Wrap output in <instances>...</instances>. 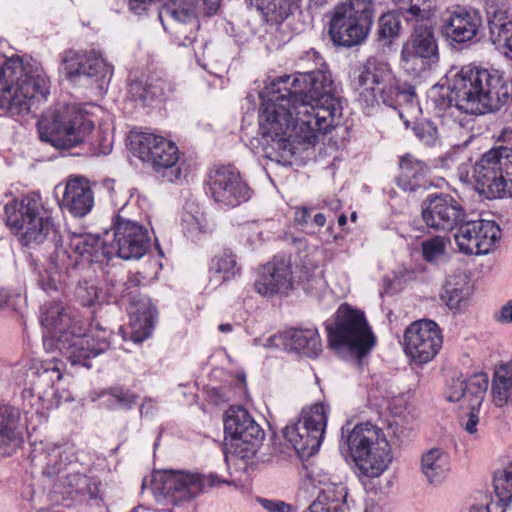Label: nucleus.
Here are the masks:
<instances>
[{
	"mask_svg": "<svg viewBox=\"0 0 512 512\" xmlns=\"http://www.w3.org/2000/svg\"><path fill=\"white\" fill-rule=\"evenodd\" d=\"M184 235L192 242H197L201 236L210 232L206 216L200 207L194 203H186L181 218Z\"/></svg>",
	"mask_w": 512,
	"mask_h": 512,
	"instance_id": "obj_41",
	"label": "nucleus"
},
{
	"mask_svg": "<svg viewBox=\"0 0 512 512\" xmlns=\"http://www.w3.org/2000/svg\"><path fill=\"white\" fill-rule=\"evenodd\" d=\"M450 457L440 448H431L421 457L420 469L425 479L433 485L442 483L450 472Z\"/></svg>",
	"mask_w": 512,
	"mask_h": 512,
	"instance_id": "obj_36",
	"label": "nucleus"
},
{
	"mask_svg": "<svg viewBox=\"0 0 512 512\" xmlns=\"http://www.w3.org/2000/svg\"><path fill=\"white\" fill-rule=\"evenodd\" d=\"M255 291L265 297L287 296L293 289V272L290 258L275 256L263 265L254 282Z\"/></svg>",
	"mask_w": 512,
	"mask_h": 512,
	"instance_id": "obj_27",
	"label": "nucleus"
},
{
	"mask_svg": "<svg viewBox=\"0 0 512 512\" xmlns=\"http://www.w3.org/2000/svg\"><path fill=\"white\" fill-rule=\"evenodd\" d=\"M209 194L223 208H234L250 200L253 190L233 165L218 167L210 176Z\"/></svg>",
	"mask_w": 512,
	"mask_h": 512,
	"instance_id": "obj_21",
	"label": "nucleus"
},
{
	"mask_svg": "<svg viewBox=\"0 0 512 512\" xmlns=\"http://www.w3.org/2000/svg\"><path fill=\"white\" fill-rule=\"evenodd\" d=\"M310 212L311 210L307 207H300L295 212V222L299 225H305L308 223V220L310 218Z\"/></svg>",
	"mask_w": 512,
	"mask_h": 512,
	"instance_id": "obj_62",
	"label": "nucleus"
},
{
	"mask_svg": "<svg viewBox=\"0 0 512 512\" xmlns=\"http://www.w3.org/2000/svg\"><path fill=\"white\" fill-rule=\"evenodd\" d=\"M481 66L470 63L448 72V85H434L428 92V98L437 113L455 108L461 112L475 115L478 83Z\"/></svg>",
	"mask_w": 512,
	"mask_h": 512,
	"instance_id": "obj_9",
	"label": "nucleus"
},
{
	"mask_svg": "<svg viewBox=\"0 0 512 512\" xmlns=\"http://www.w3.org/2000/svg\"><path fill=\"white\" fill-rule=\"evenodd\" d=\"M328 341L334 350L347 349L363 356L374 346L375 338L365 314L347 304L339 306L333 324H327Z\"/></svg>",
	"mask_w": 512,
	"mask_h": 512,
	"instance_id": "obj_12",
	"label": "nucleus"
},
{
	"mask_svg": "<svg viewBox=\"0 0 512 512\" xmlns=\"http://www.w3.org/2000/svg\"><path fill=\"white\" fill-rule=\"evenodd\" d=\"M60 271L52 270L49 266L38 274V285L46 293H51L58 290V285L61 280Z\"/></svg>",
	"mask_w": 512,
	"mask_h": 512,
	"instance_id": "obj_54",
	"label": "nucleus"
},
{
	"mask_svg": "<svg viewBox=\"0 0 512 512\" xmlns=\"http://www.w3.org/2000/svg\"><path fill=\"white\" fill-rule=\"evenodd\" d=\"M102 398H106V402L110 408L131 409L138 399V396L120 386H114L101 394Z\"/></svg>",
	"mask_w": 512,
	"mask_h": 512,
	"instance_id": "obj_48",
	"label": "nucleus"
},
{
	"mask_svg": "<svg viewBox=\"0 0 512 512\" xmlns=\"http://www.w3.org/2000/svg\"><path fill=\"white\" fill-rule=\"evenodd\" d=\"M473 294L470 279L464 273L449 275L443 287L441 300L453 312H458L467 306Z\"/></svg>",
	"mask_w": 512,
	"mask_h": 512,
	"instance_id": "obj_35",
	"label": "nucleus"
},
{
	"mask_svg": "<svg viewBox=\"0 0 512 512\" xmlns=\"http://www.w3.org/2000/svg\"><path fill=\"white\" fill-rule=\"evenodd\" d=\"M401 18L408 24H431L435 9L428 0H410L409 4H403L398 8Z\"/></svg>",
	"mask_w": 512,
	"mask_h": 512,
	"instance_id": "obj_45",
	"label": "nucleus"
},
{
	"mask_svg": "<svg viewBox=\"0 0 512 512\" xmlns=\"http://www.w3.org/2000/svg\"><path fill=\"white\" fill-rule=\"evenodd\" d=\"M61 69L65 77L73 83L82 79L95 82L100 89L106 87L113 75L114 67L100 51L66 50L61 56Z\"/></svg>",
	"mask_w": 512,
	"mask_h": 512,
	"instance_id": "obj_20",
	"label": "nucleus"
},
{
	"mask_svg": "<svg viewBox=\"0 0 512 512\" xmlns=\"http://www.w3.org/2000/svg\"><path fill=\"white\" fill-rule=\"evenodd\" d=\"M307 479L310 484L319 489L318 495L327 491L339 490L342 488L347 491V488L341 482H337L326 470L318 466H312L307 471Z\"/></svg>",
	"mask_w": 512,
	"mask_h": 512,
	"instance_id": "obj_47",
	"label": "nucleus"
},
{
	"mask_svg": "<svg viewBox=\"0 0 512 512\" xmlns=\"http://www.w3.org/2000/svg\"><path fill=\"white\" fill-rule=\"evenodd\" d=\"M129 145L134 156L149 164L167 181L180 179L179 150L174 142L153 133L133 130L129 134Z\"/></svg>",
	"mask_w": 512,
	"mask_h": 512,
	"instance_id": "obj_13",
	"label": "nucleus"
},
{
	"mask_svg": "<svg viewBox=\"0 0 512 512\" xmlns=\"http://www.w3.org/2000/svg\"><path fill=\"white\" fill-rule=\"evenodd\" d=\"M475 115L499 110L509 98V86L503 72L493 68H480Z\"/></svg>",
	"mask_w": 512,
	"mask_h": 512,
	"instance_id": "obj_28",
	"label": "nucleus"
},
{
	"mask_svg": "<svg viewBox=\"0 0 512 512\" xmlns=\"http://www.w3.org/2000/svg\"><path fill=\"white\" fill-rule=\"evenodd\" d=\"M50 81L36 63L19 57L5 60L0 68V109L10 117L28 114L35 101L46 100Z\"/></svg>",
	"mask_w": 512,
	"mask_h": 512,
	"instance_id": "obj_4",
	"label": "nucleus"
},
{
	"mask_svg": "<svg viewBox=\"0 0 512 512\" xmlns=\"http://www.w3.org/2000/svg\"><path fill=\"white\" fill-rule=\"evenodd\" d=\"M390 65L385 60L369 57L354 71L351 86L366 114H371L381 103L394 107L402 102L413 103L416 92L413 86L400 88L394 84Z\"/></svg>",
	"mask_w": 512,
	"mask_h": 512,
	"instance_id": "obj_5",
	"label": "nucleus"
},
{
	"mask_svg": "<svg viewBox=\"0 0 512 512\" xmlns=\"http://www.w3.org/2000/svg\"><path fill=\"white\" fill-rule=\"evenodd\" d=\"M93 205V192L83 178L71 179L67 182L61 200L62 208L75 217H84L92 210Z\"/></svg>",
	"mask_w": 512,
	"mask_h": 512,
	"instance_id": "obj_34",
	"label": "nucleus"
},
{
	"mask_svg": "<svg viewBox=\"0 0 512 512\" xmlns=\"http://www.w3.org/2000/svg\"><path fill=\"white\" fill-rule=\"evenodd\" d=\"M400 18L398 11H389L379 17L376 30V42L379 47L390 48L399 37L402 28Z\"/></svg>",
	"mask_w": 512,
	"mask_h": 512,
	"instance_id": "obj_42",
	"label": "nucleus"
},
{
	"mask_svg": "<svg viewBox=\"0 0 512 512\" xmlns=\"http://www.w3.org/2000/svg\"><path fill=\"white\" fill-rule=\"evenodd\" d=\"M493 486L501 502H512V462L495 474Z\"/></svg>",
	"mask_w": 512,
	"mask_h": 512,
	"instance_id": "obj_49",
	"label": "nucleus"
},
{
	"mask_svg": "<svg viewBox=\"0 0 512 512\" xmlns=\"http://www.w3.org/2000/svg\"><path fill=\"white\" fill-rule=\"evenodd\" d=\"M170 89V84L166 80L152 75L145 81H133L130 84L129 93L135 100L147 105L151 101L162 100Z\"/></svg>",
	"mask_w": 512,
	"mask_h": 512,
	"instance_id": "obj_40",
	"label": "nucleus"
},
{
	"mask_svg": "<svg viewBox=\"0 0 512 512\" xmlns=\"http://www.w3.org/2000/svg\"><path fill=\"white\" fill-rule=\"evenodd\" d=\"M22 419L19 408L4 404L0 406V456L10 455L23 441L28 431L27 416Z\"/></svg>",
	"mask_w": 512,
	"mask_h": 512,
	"instance_id": "obj_29",
	"label": "nucleus"
},
{
	"mask_svg": "<svg viewBox=\"0 0 512 512\" xmlns=\"http://www.w3.org/2000/svg\"><path fill=\"white\" fill-rule=\"evenodd\" d=\"M286 347L309 358H316L322 351V343L315 327L294 328L286 333Z\"/></svg>",
	"mask_w": 512,
	"mask_h": 512,
	"instance_id": "obj_37",
	"label": "nucleus"
},
{
	"mask_svg": "<svg viewBox=\"0 0 512 512\" xmlns=\"http://www.w3.org/2000/svg\"><path fill=\"white\" fill-rule=\"evenodd\" d=\"M500 228L490 220H465L455 234L459 250L467 255L487 254L500 238Z\"/></svg>",
	"mask_w": 512,
	"mask_h": 512,
	"instance_id": "obj_24",
	"label": "nucleus"
},
{
	"mask_svg": "<svg viewBox=\"0 0 512 512\" xmlns=\"http://www.w3.org/2000/svg\"><path fill=\"white\" fill-rule=\"evenodd\" d=\"M347 452L358 474L375 478L382 475L393 460L391 446L383 430L371 422L357 424L352 430L341 429Z\"/></svg>",
	"mask_w": 512,
	"mask_h": 512,
	"instance_id": "obj_7",
	"label": "nucleus"
},
{
	"mask_svg": "<svg viewBox=\"0 0 512 512\" xmlns=\"http://www.w3.org/2000/svg\"><path fill=\"white\" fill-rule=\"evenodd\" d=\"M60 271L52 270L49 266L38 274V285L46 293H51L58 290V285L61 280Z\"/></svg>",
	"mask_w": 512,
	"mask_h": 512,
	"instance_id": "obj_53",
	"label": "nucleus"
},
{
	"mask_svg": "<svg viewBox=\"0 0 512 512\" xmlns=\"http://www.w3.org/2000/svg\"><path fill=\"white\" fill-rule=\"evenodd\" d=\"M438 60V42L432 24L415 25L401 48L402 69L413 77H421Z\"/></svg>",
	"mask_w": 512,
	"mask_h": 512,
	"instance_id": "obj_19",
	"label": "nucleus"
},
{
	"mask_svg": "<svg viewBox=\"0 0 512 512\" xmlns=\"http://www.w3.org/2000/svg\"><path fill=\"white\" fill-rule=\"evenodd\" d=\"M348 492L342 488L317 495L316 499L304 512H347Z\"/></svg>",
	"mask_w": 512,
	"mask_h": 512,
	"instance_id": "obj_44",
	"label": "nucleus"
},
{
	"mask_svg": "<svg viewBox=\"0 0 512 512\" xmlns=\"http://www.w3.org/2000/svg\"><path fill=\"white\" fill-rule=\"evenodd\" d=\"M495 318L500 323H512V299L501 307Z\"/></svg>",
	"mask_w": 512,
	"mask_h": 512,
	"instance_id": "obj_60",
	"label": "nucleus"
},
{
	"mask_svg": "<svg viewBox=\"0 0 512 512\" xmlns=\"http://www.w3.org/2000/svg\"><path fill=\"white\" fill-rule=\"evenodd\" d=\"M447 241L443 236H434L422 242V256L429 263H438L445 255Z\"/></svg>",
	"mask_w": 512,
	"mask_h": 512,
	"instance_id": "obj_50",
	"label": "nucleus"
},
{
	"mask_svg": "<svg viewBox=\"0 0 512 512\" xmlns=\"http://www.w3.org/2000/svg\"><path fill=\"white\" fill-rule=\"evenodd\" d=\"M221 0H169L159 11L164 30L179 47L192 46L200 27L198 14L210 16L217 12Z\"/></svg>",
	"mask_w": 512,
	"mask_h": 512,
	"instance_id": "obj_10",
	"label": "nucleus"
},
{
	"mask_svg": "<svg viewBox=\"0 0 512 512\" xmlns=\"http://www.w3.org/2000/svg\"><path fill=\"white\" fill-rule=\"evenodd\" d=\"M482 24L483 18L478 9L456 5L447 11L443 30L450 44L464 45L475 41Z\"/></svg>",
	"mask_w": 512,
	"mask_h": 512,
	"instance_id": "obj_26",
	"label": "nucleus"
},
{
	"mask_svg": "<svg viewBox=\"0 0 512 512\" xmlns=\"http://www.w3.org/2000/svg\"><path fill=\"white\" fill-rule=\"evenodd\" d=\"M491 393L496 407H512V385L492 384Z\"/></svg>",
	"mask_w": 512,
	"mask_h": 512,
	"instance_id": "obj_55",
	"label": "nucleus"
},
{
	"mask_svg": "<svg viewBox=\"0 0 512 512\" xmlns=\"http://www.w3.org/2000/svg\"><path fill=\"white\" fill-rule=\"evenodd\" d=\"M413 132L417 139L427 147L440 145L438 129L432 121L422 120L415 123Z\"/></svg>",
	"mask_w": 512,
	"mask_h": 512,
	"instance_id": "obj_51",
	"label": "nucleus"
},
{
	"mask_svg": "<svg viewBox=\"0 0 512 512\" xmlns=\"http://www.w3.org/2000/svg\"><path fill=\"white\" fill-rule=\"evenodd\" d=\"M130 316V339L134 343H142L151 337L155 328L157 312L148 299H140L137 302L131 301L129 309Z\"/></svg>",
	"mask_w": 512,
	"mask_h": 512,
	"instance_id": "obj_33",
	"label": "nucleus"
},
{
	"mask_svg": "<svg viewBox=\"0 0 512 512\" xmlns=\"http://www.w3.org/2000/svg\"><path fill=\"white\" fill-rule=\"evenodd\" d=\"M37 127L43 142L58 149H69L86 142L94 123L81 108L66 105L43 116Z\"/></svg>",
	"mask_w": 512,
	"mask_h": 512,
	"instance_id": "obj_8",
	"label": "nucleus"
},
{
	"mask_svg": "<svg viewBox=\"0 0 512 512\" xmlns=\"http://www.w3.org/2000/svg\"><path fill=\"white\" fill-rule=\"evenodd\" d=\"M108 241V230L104 232L103 238L98 234L72 232L68 235L67 246L74 256H78L76 257L78 264L80 261L101 263L111 259L110 253H107L109 252Z\"/></svg>",
	"mask_w": 512,
	"mask_h": 512,
	"instance_id": "obj_31",
	"label": "nucleus"
},
{
	"mask_svg": "<svg viewBox=\"0 0 512 512\" xmlns=\"http://www.w3.org/2000/svg\"><path fill=\"white\" fill-rule=\"evenodd\" d=\"M156 408L155 402L151 398H147L143 401L140 407V414L142 416H151Z\"/></svg>",
	"mask_w": 512,
	"mask_h": 512,
	"instance_id": "obj_63",
	"label": "nucleus"
},
{
	"mask_svg": "<svg viewBox=\"0 0 512 512\" xmlns=\"http://www.w3.org/2000/svg\"><path fill=\"white\" fill-rule=\"evenodd\" d=\"M54 489L56 492L68 496L74 493L79 495H91L93 493L90 479L79 471L76 461L57 478Z\"/></svg>",
	"mask_w": 512,
	"mask_h": 512,
	"instance_id": "obj_39",
	"label": "nucleus"
},
{
	"mask_svg": "<svg viewBox=\"0 0 512 512\" xmlns=\"http://www.w3.org/2000/svg\"><path fill=\"white\" fill-rule=\"evenodd\" d=\"M256 502L265 512H295L294 507L283 500L257 497Z\"/></svg>",
	"mask_w": 512,
	"mask_h": 512,
	"instance_id": "obj_57",
	"label": "nucleus"
},
{
	"mask_svg": "<svg viewBox=\"0 0 512 512\" xmlns=\"http://www.w3.org/2000/svg\"><path fill=\"white\" fill-rule=\"evenodd\" d=\"M131 285H129L126 277L121 276L119 278V285L116 286V297H126L133 293Z\"/></svg>",
	"mask_w": 512,
	"mask_h": 512,
	"instance_id": "obj_61",
	"label": "nucleus"
},
{
	"mask_svg": "<svg viewBox=\"0 0 512 512\" xmlns=\"http://www.w3.org/2000/svg\"><path fill=\"white\" fill-rule=\"evenodd\" d=\"M101 290L93 281L79 282L75 295L82 306L92 307L99 302Z\"/></svg>",
	"mask_w": 512,
	"mask_h": 512,
	"instance_id": "obj_52",
	"label": "nucleus"
},
{
	"mask_svg": "<svg viewBox=\"0 0 512 512\" xmlns=\"http://www.w3.org/2000/svg\"><path fill=\"white\" fill-rule=\"evenodd\" d=\"M457 177L487 199L512 197V150L491 149L475 163L468 159L458 165Z\"/></svg>",
	"mask_w": 512,
	"mask_h": 512,
	"instance_id": "obj_6",
	"label": "nucleus"
},
{
	"mask_svg": "<svg viewBox=\"0 0 512 512\" xmlns=\"http://www.w3.org/2000/svg\"><path fill=\"white\" fill-rule=\"evenodd\" d=\"M445 397L449 402L462 401V405H466L464 380L460 378L452 379L446 389Z\"/></svg>",
	"mask_w": 512,
	"mask_h": 512,
	"instance_id": "obj_56",
	"label": "nucleus"
},
{
	"mask_svg": "<svg viewBox=\"0 0 512 512\" xmlns=\"http://www.w3.org/2000/svg\"><path fill=\"white\" fill-rule=\"evenodd\" d=\"M399 175L396 178L397 185L404 191L414 192L419 189H427L431 186L428 179L429 166L411 154H405L399 162Z\"/></svg>",
	"mask_w": 512,
	"mask_h": 512,
	"instance_id": "obj_32",
	"label": "nucleus"
},
{
	"mask_svg": "<svg viewBox=\"0 0 512 512\" xmlns=\"http://www.w3.org/2000/svg\"><path fill=\"white\" fill-rule=\"evenodd\" d=\"M126 279L128 280L132 289H136L141 284L142 276L139 273L130 274L126 276Z\"/></svg>",
	"mask_w": 512,
	"mask_h": 512,
	"instance_id": "obj_64",
	"label": "nucleus"
},
{
	"mask_svg": "<svg viewBox=\"0 0 512 512\" xmlns=\"http://www.w3.org/2000/svg\"><path fill=\"white\" fill-rule=\"evenodd\" d=\"M125 203L112 220L109 232L108 248L110 258L134 260L143 257L150 247L148 229L134 219L124 215Z\"/></svg>",
	"mask_w": 512,
	"mask_h": 512,
	"instance_id": "obj_18",
	"label": "nucleus"
},
{
	"mask_svg": "<svg viewBox=\"0 0 512 512\" xmlns=\"http://www.w3.org/2000/svg\"><path fill=\"white\" fill-rule=\"evenodd\" d=\"M492 384L512 385V363L505 362L498 365L494 371Z\"/></svg>",
	"mask_w": 512,
	"mask_h": 512,
	"instance_id": "obj_58",
	"label": "nucleus"
},
{
	"mask_svg": "<svg viewBox=\"0 0 512 512\" xmlns=\"http://www.w3.org/2000/svg\"><path fill=\"white\" fill-rule=\"evenodd\" d=\"M403 349L419 364L431 361L442 346V334L436 322L422 319L411 323L404 332Z\"/></svg>",
	"mask_w": 512,
	"mask_h": 512,
	"instance_id": "obj_22",
	"label": "nucleus"
},
{
	"mask_svg": "<svg viewBox=\"0 0 512 512\" xmlns=\"http://www.w3.org/2000/svg\"><path fill=\"white\" fill-rule=\"evenodd\" d=\"M40 323L46 329L44 347L55 346L72 366L91 368L90 359L110 348L111 332L95 323L91 324L88 333H82L78 322L59 302H48L42 306Z\"/></svg>",
	"mask_w": 512,
	"mask_h": 512,
	"instance_id": "obj_3",
	"label": "nucleus"
},
{
	"mask_svg": "<svg viewBox=\"0 0 512 512\" xmlns=\"http://www.w3.org/2000/svg\"><path fill=\"white\" fill-rule=\"evenodd\" d=\"M328 412L327 405L315 403L304 408L300 418L284 428L285 439L300 458H309L319 451L327 426Z\"/></svg>",
	"mask_w": 512,
	"mask_h": 512,
	"instance_id": "obj_16",
	"label": "nucleus"
},
{
	"mask_svg": "<svg viewBox=\"0 0 512 512\" xmlns=\"http://www.w3.org/2000/svg\"><path fill=\"white\" fill-rule=\"evenodd\" d=\"M490 42L512 60V11L506 0H483Z\"/></svg>",
	"mask_w": 512,
	"mask_h": 512,
	"instance_id": "obj_25",
	"label": "nucleus"
},
{
	"mask_svg": "<svg viewBox=\"0 0 512 512\" xmlns=\"http://www.w3.org/2000/svg\"><path fill=\"white\" fill-rule=\"evenodd\" d=\"M211 280L216 278L218 282H225L240 273L235 255L230 250H223L215 255L209 266Z\"/></svg>",
	"mask_w": 512,
	"mask_h": 512,
	"instance_id": "obj_43",
	"label": "nucleus"
},
{
	"mask_svg": "<svg viewBox=\"0 0 512 512\" xmlns=\"http://www.w3.org/2000/svg\"><path fill=\"white\" fill-rule=\"evenodd\" d=\"M260 97V144L265 157L283 165L295 153L294 137L313 144L318 133H328L342 117L341 99L323 70L280 77Z\"/></svg>",
	"mask_w": 512,
	"mask_h": 512,
	"instance_id": "obj_1",
	"label": "nucleus"
},
{
	"mask_svg": "<svg viewBox=\"0 0 512 512\" xmlns=\"http://www.w3.org/2000/svg\"><path fill=\"white\" fill-rule=\"evenodd\" d=\"M267 23H281L299 8L301 0H245Z\"/></svg>",
	"mask_w": 512,
	"mask_h": 512,
	"instance_id": "obj_38",
	"label": "nucleus"
},
{
	"mask_svg": "<svg viewBox=\"0 0 512 512\" xmlns=\"http://www.w3.org/2000/svg\"><path fill=\"white\" fill-rule=\"evenodd\" d=\"M231 482L215 473L199 474L182 470L157 471L152 475L151 488L156 497L179 503L197 497L207 487Z\"/></svg>",
	"mask_w": 512,
	"mask_h": 512,
	"instance_id": "obj_14",
	"label": "nucleus"
},
{
	"mask_svg": "<svg viewBox=\"0 0 512 512\" xmlns=\"http://www.w3.org/2000/svg\"><path fill=\"white\" fill-rule=\"evenodd\" d=\"M22 370L23 377H17V380L26 386L31 396L37 397L41 407L46 410L57 408L62 399L56 387L63 378L60 362L55 359H30L17 372L21 373Z\"/></svg>",
	"mask_w": 512,
	"mask_h": 512,
	"instance_id": "obj_17",
	"label": "nucleus"
},
{
	"mask_svg": "<svg viewBox=\"0 0 512 512\" xmlns=\"http://www.w3.org/2000/svg\"><path fill=\"white\" fill-rule=\"evenodd\" d=\"M464 383L466 406L469 409H480L488 389V375L483 372L475 373L464 379Z\"/></svg>",
	"mask_w": 512,
	"mask_h": 512,
	"instance_id": "obj_46",
	"label": "nucleus"
},
{
	"mask_svg": "<svg viewBox=\"0 0 512 512\" xmlns=\"http://www.w3.org/2000/svg\"><path fill=\"white\" fill-rule=\"evenodd\" d=\"M32 462L42 465L43 474L48 477H59L76 461L74 447L68 444H43L35 447Z\"/></svg>",
	"mask_w": 512,
	"mask_h": 512,
	"instance_id": "obj_30",
	"label": "nucleus"
},
{
	"mask_svg": "<svg viewBox=\"0 0 512 512\" xmlns=\"http://www.w3.org/2000/svg\"><path fill=\"white\" fill-rule=\"evenodd\" d=\"M478 412L479 409H470L469 413L467 414V419L462 423L465 431L471 435L477 433V426L479 423Z\"/></svg>",
	"mask_w": 512,
	"mask_h": 512,
	"instance_id": "obj_59",
	"label": "nucleus"
},
{
	"mask_svg": "<svg viewBox=\"0 0 512 512\" xmlns=\"http://www.w3.org/2000/svg\"><path fill=\"white\" fill-rule=\"evenodd\" d=\"M422 218L427 227L451 231L458 228L467 218L461 202L450 194L429 195L422 205Z\"/></svg>",
	"mask_w": 512,
	"mask_h": 512,
	"instance_id": "obj_23",
	"label": "nucleus"
},
{
	"mask_svg": "<svg viewBox=\"0 0 512 512\" xmlns=\"http://www.w3.org/2000/svg\"><path fill=\"white\" fill-rule=\"evenodd\" d=\"M373 22L374 3L371 0H348L334 6L328 33L335 45L349 48L367 39Z\"/></svg>",
	"mask_w": 512,
	"mask_h": 512,
	"instance_id": "obj_11",
	"label": "nucleus"
},
{
	"mask_svg": "<svg viewBox=\"0 0 512 512\" xmlns=\"http://www.w3.org/2000/svg\"><path fill=\"white\" fill-rule=\"evenodd\" d=\"M225 459L231 454L249 460L259 450L265 434L251 414L241 406H231L224 416Z\"/></svg>",
	"mask_w": 512,
	"mask_h": 512,
	"instance_id": "obj_15",
	"label": "nucleus"
},
{
	"mask_svg": "<svg viewBox=\"0 0 512 512\" xmlns=\"http://www.w3.org/2000/svg\"><path fill=\"white\" fill-rule=\"evenodd\" d=\"M4 222L22 246L35 249L42 244L53 248L48 256V266L55 271L66 272L78 266L77 256L63 245L60 235L39 192H30L13 198L4 206Z\"/></svg>",
	"mask_w": 512,
	"mask_h": 512,
	"instance_id": "obj_2",
	"label": "nucleus"
}]
</instances>
